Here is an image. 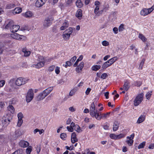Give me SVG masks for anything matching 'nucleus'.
I'll return each mask as SVG.
<instances>
[{
  "label": "nucleus",
  "instance_id": "1",
  "mask_svg": "<svg viewBox=\"0 0 154 154\" xmlns=\"http://www.w3.org/2000/svg\"><path fill=\"white\" fill-rule=\"evenodd\" d=\"M52 90V87H50L44 90L38 95L37 97V100L40 101L43 100L51 92Z\"/></svg>",
  "mask_w": 154,
  "mask_h": 154
},
{
  "label": "nucleus",
  "instance_id": "2",
  "mask_svg": "<svg viewBox=\"0 0 154 154\" xmlns=\"http://www.w3.org/2000/svg\"><path fill=\"white\" fill-rule=\"evenodd\" d=\"M28 81V80L22 77L17 78L15 82L16 85L17 86H20L26 84Z\"/></svg>",
  "mask_w": 154,
  "mask_h": 154
},
{
  "label": "nucleus",
  "instance_id": "3",
  "mask_svg": "<svg viewBox=\"0 0 154 154\" xmlns=\"http://www.w3.org/2000/svg\"><path fill=\"white\" fill-rule=\"evenodd\" d=\"M143 94L142 93L137 96L134 101V104L135 106H137L141 103L143 100Z\"/></svg>",
  "mask_w": 154,
  "mask_h": 154
},
{
  "label": "nucleus",
  "instance_id": "4",
  "mask_svg": "<svg viewBox=\"0 0 154 154\" xmlns=\"http://www.w3.org/2000/svg\"><path fill=\"white\" fill-rule=\"evenodd\" d=\"M34 94L33 91L32 89H29L26 96V101L27 103L30 102L33 99Z\"/></svg>",
  "mask_w": 154,
  "mask_h": 154
},
{
  "label": "nucleus",
  "instance_id": "5",
  "mask_svg": "<svg viewBox=\"0 0 154 154\" xmlns=\"http://www.w3.org/2000/svg\"><path fill=\"white\" fill-rule=\"evenodd\" d=\"M154 9V6H152L151 8L147 9L144 8L140 12L142 15L146 16L150 13Z\"/></svg>",
  "mask_w": 154,
  "mask_h": 154
},
{
  "label": "nucleus",
  "instance_id": "6",
  "mask_svg": "<svg viewBox=\"0 0 154 154\" xmlns=\"http://www.w3.org/2000/svg\"><path fill=\"white\" fill-rule=\"evenodd\" d=\"M11 37L13 38L19 40H23L26 39V37L24 35H20L17 33H14L11 35Z\"/></svg>",
  "mask_w": 154,
  "mask_h": 154
},
{
  "label": "nucleus",
  "instance_id": "7",
  "mask_svg": "<svg viewBox=\"0 0 154 154\" xmlns=\"http://www.w3.org/2000/svg\"><path fill=\"white\" fill-rule=\"evenodd\" d=\"M92 117H95L97 120H100L102 119V114L98 111L96 110L95 112L90 114Z\"/></svg>",
  "mask_w": 154,
  "mask_h": 154
},
{
  "label": "nucleus",
  "instance_id": "8",
  "mask_svg": "<svg viewBox=\"0 0 154 154\" xmlns=\"http://www.w3.org/2000/svg\"><path fill=\"white\" fill-rule=\"evenodd\" d=\"M124 135L122 134H120L119 135H116L113 134H111L109 135V137L115 140L121 139L124 137Z\"/></svg>",
  "mask_w": 154,
  "mask_h": 154
},
{
  "label": "nucleus",
  "instance_id": "9",
  "mask_svg": "<svg viewBox=\"0 0 154 154\" xmlns=\"http://www.w3.org/2000/svg\"><path fill=\"white\" fill-rule=\"evenodd\" d=\"M53 20V18L51 17H48L46 18L44 20L43 25L45 27H48L51 24L52 21Z\"/></svg>",
  "mask_w": 154,
  "mask_h": 154
},
{
  "label": "nucleus",
  "instance_id": "10",
  "mask_svg": "<svg viewBox=\"0 0 154 154\" xmlns=\"http://www.w3.org/2000/svg\"><path fill=\"white\" fill-rule=\"evenodd\" d=\"M17 117L18 118V121L17 125L18 127H20L23 123L22 118L23 117V115L22 113H19L17 115Z\"/></svg>",
  "mask_w": 154,
  "mask_h": 154
},
{
  "label": "nucleus",
  "instance_id": "11",
  "mask_svg": "<svg viewBox=\"0 0 154 154\" xmlns=\"http://www.w3.org/2000/svg\"><path fill=\"white\" fill-rule=\"evenodd\" d=\"M130 87V84L129 81L126 80L125 81L124 84L123 85V88L125 91H127Z\"/></svg>",
  "mask_w": 154,
  "mask_h": 154
},
{
  "label": "nucleus",
  "instance_id": "12",
  "mask_svg": "<svg viewBox=\"0 0 154 154\" xmlns=\"http://www.w3.org/2000/svg\"><path fill=\"white\" fill-rule=\"evenodd\" d=\"M46 2V0H37L35 3L36 7L39 8L42 7Z\"/></svg>",
  "mask_w": 154,
  "mask_h": 154
},
{
  "label": "nucleus",
  "instance_id": "13",
  "mask_svg": "<svg viewBox=\"0 0 154 154\" xmlns=\"http://www.w3.org/2000/svg\"><path fill=\"white\" fill-rule=\"evenodd\" d=\"M19 145L21 147H26L29 145V143L27 141L22 140L19 142Z\"/></svg>",
  "mask_w": 154,
  "mask_h": 154
},
{
  "label": "nucleus",
  "instance_id": "14",
  "mask_svg": "<svg viewBox=\"0 0 154 154\" xmlns=\"http://www.w3.org/2000/svg\"><path fill=\"white\" fill-rule=\"evenodd\" d=\"M20 26L18 25L13 24L12 27H10V31L13 32H17L20 29Z\"/></svg>",
  "mask_w": 154,
  "mask_h": 154
},
{
  "label": "nucleus",
  "instance_id": "15",
  "mask_svg": "<svg viewBox=\"0 0 154 154\" xmlns=\"http://www.w3.org/2000/svg\"><path fill=\"white\" fill-rule=\"evenodd\" d=\"M78 139L76 137V135L75 132H73L71 135V142L72 143H75L78 141Z\"/></svg>",
  "mask_w": 154,
  "mask_h": 154
},
{
  "label": "nucleus",
  "instance_id": "16",
  "mask_svg": "<svg viewBox=\"0 0 154 154\" xmlns=\"http://www.w3.org/2000/svg\"><path fill=\"white\" fill-rule=\"evenodd\" d=\"M95 102H93L90 105V114L94 112H95Z\"/></svg>",
  "mask_w": 154,
  "mask_h": 154
},
{
  "label": "nucleus",
  "instance_id": "17",
  "mask_svg": "<svg viewBox=\"0 0 154 154\" xmlns=\"http://www.w3.org/2000/svg\"><path fill=\"white\" fill-rule=\"evenodd\" d=\"M84 62H81L79 66L76 68V71L78 72L79 73L81 71L84 67Z\"/></svg>",
  "mask_w": 154,
  "mask_h": 154
},
{
  "label": "nucleus",
  "instance_id": "18",
  "mask_svg": "<svg viewBox=\"0 0 154 154\" xmlns=\"http://www.w3.org/2000/svg\"><path fill=\"white\" fill-rule=\"evenodd\" d=\"M69 26V23L68 21L65 20L62 26L60 27V29L61 30H64Z\"/></svg>",
  "mask_w": 154,
  "mask_h": 154
},
{
  "label": "nucleus",
  "instance_id": "19",
  "mask_svg": "<svg viewBox=\"0 0 154 154\" xmlns=\"http://www.w3.org/2000/svg\"><path fill=\"white\" fill-rule=\"evenodd\" d=\"M82 11L80 9H78L76 13V16L79 19H81L82 18Z\"/></svg>",
  "mask_w": 154,
  "mask_h": 154
},
{
  "label": "nucleus",
  "instance_id": "20",
  "mask_svg": "<svg viewBox=\"0 0 154 154\" xmlns=\"http://www.w3.org/2000/svg\"><path fill=\"white\" fill-rule=\"evenodd\" d=\"M119 123L117 121H115L113 125V130L114 131H116L119 127Z\"/></svg>",
  "mask_w": 154,
  "mask_h": 154
},
{
  "label": "nucleus",
  "instance_id": "21",
  "mask_svg": "<svg viewBox=\"0 0 154 154\" xmlns=\"http://www.w3.org/2000/svg\"><path fill=\"white\" fill-rule=\"evenodd\" d=\"M45 63L43 62H38L37 64L34 65L35 66V67L37 69H39L43 67L45 65Z\"/></svg>",
  "mask_w": 154,
  "mask_h": 154
},
{
  "label": "nucleus",
  "instance_id": "22",
  "mask_svg": "<svg viewBox=\"0 0 154 154\" xmlns=\"http://www.w3.org/2000/svg\"><path fill=\"white\" fill-rule=\"evenodd\" d=\"M22 11V9L21 8L17 7L15 8L13 11L14 14H19Z\"/></svg>",
  "mask_w": 154,
  "mask_h": 154
},
{
  "label": "nucleus",
  "instance_id": "23",
  "mask_svg": "<svg viewBox=\"0 0 154 154\" xmlns=\"http://www.w3.org/2000/svg\"><path fill=\"white\" fill-rule=\"evenodd\" d=\"M138 37L141 39L143 42H145L147 40V38L141 33L139 34Z\"/></svg>",
  "mask_w": 154,
  "mask_h": 154
},
{
  "label": "nucleus",
  "instance_id": "24",
  "mask_svg": "<svg viewBox=\"0 0 154 154\" xmlns=\"http://www.w3.org/2000/svg\"><path fill=\"white\" fill-rule=\"evenodd\" d=\"M145 118V117L144 115H141L138 118L137 122L139 124L141 123L144 120Z\"/></svg>",
  "mask_w": 154,
  "mask_h": 154
},
{
  "label": "nucleus",
  "instance_id": "25",
  "mask_svg": "<svg viewBox=\"0 0 154 154\" xmlns=\"http://www.w3.org/2000/svg\"><path fill=\"white\" fill-rule=\"evenodd\" d=\"M14 24V22L13 21H10L5 26V28L6 29H8L10 27H12Z\"/></svg>",
  "mask_w": 154,
  "mask_h": 154
},
{
  "label": "nucleus",
  "instance_id": "26",
  "mask_svg": "<svg viewBox=\"0 0 154 154\" xmlns=\"http://www.w3.org/2000/svg\"><path fill=\"white\" fill-rule=\"evenodd\" d=\"M76 5L79 8H81L83 6V4L81 0H77L76 2Z\"/></svg>",
  "mask_w": 154,
  "mask_h": 154
},
{
  "label": "nucleus",
  "instance_id": "27",
  "mask_svg": "<svg viewBox=\"0 0 154 154\" xmlns=\"http://www.w3.org/2000/svg\"><path fill=\"white\" fill-rule=\"evenodd\" d=\"M83 58V56L82 55H80V57H79V58L77 59L76 61L74 64L73 66L74 67H76L78 65L79 62V61H81L82 59Z\"/></svg>",
  "mask_w": 154,
  "mask_h": 154
},
{
  "label": "nucleus",
  "instance_id": "28",
  "mask_svg": "<svg viewBox=\"0 0 154 154\" xmlns=\"http://www.w3.org/2000/svg\"><path fill=\"white\" fill-rule=\"evenodd\" d=\"M73 128L78 133L81 132L82 131L80 127L78 125H75V127Z\"/></svg>",
  "mask_w": 154,
  "mask_h": 154
},
{
  "label": "nucleus",
  "instance_id": "29",
  "mask_svg": "<svg viewBox=\"0 0 154 154\" xmlns=\"http://www.w3.org/2000/svg\"><path fill=\"white\" fill-rule=\"evenodd\" d=\"M63 38L66 41L69 39L70 36V35L68 33H64L63 35Z\"/></svg>",
  "mask_w": 154,
  "mask_h": 154
},
{
  "label": "nucleus",
  "instance_id": "30",
  "mask_svg": "<svg viewBox=\"0 0 154 154\" xmlns=\"http://www.w3.org/2000/svg\"><path fill=\"white\" fill-rule=\"evenodd\" d=\"M8 110L12 113H14V107L11 105H9L8 107Z\"/></svg>",
  "mask_w": 154,
  "mask_h": 154
},
{
  "label": "nucleus",
  "instance_id": "31",
  "mask_svg": "<svg viewBox=\"0 0 154 154\" xmlns=\"http://www.w3.org/2000/svg\"><path fill=\"white\" fill-rule=\"evenodd\" d=\"M101 67V66L100 65H96L93 66L92 67V69L93 71H97Z\"/></svg>",
  "mask_w": 154,
  "mask_h": 154
},
{
  "label": "nucleus",
  "instance_id": "32",
  "mask_svg": "<svg viewBox=\"0 0 154 154\" xmlns=\"http://www.w3.org/2000/svg\"><path fill=\"white\" fill-rule=\"evenodd\" d=\"M32 13L30 11H27L25 13L24 16L26 18L30 17L32 16Z\"/></svg>",
  "mask_w": 154,
  "mask_h": 154
},
{
  "label": "nucleus",
  "instance_id": "33",
  "mask_svg": "<svg viewBox=\"0 0 154 154\" xmlns=\"http://www.w3.org/2000/svg\"><path fill=\"white\" fill-rule=\"evenodd\" d=\"M37 60L39 62L45 63V58L42 56H40L38 57Z\"/></svg>",
  "mask_w": 154,
  "mask_h": 154
},
{
  "label": "nucleus",
  "instance_id": "34",
  "mask_svg": "<svg viewBox=\"0 0 154 154\" xmlns=\"http://www.w3.org/2000/svg\"><path fill=\"white\" fill-rule=\"evenodd\" d=\"M73 31V29L72 28L69 27L68 29H66L64 32V33H66L69 34L70 35L72 33Z\"/></svg>",
  "mask_w": 154,
  "mask_h": 154
},
{
  "label": "nucleus",
  "instance_id": "35",
  "mask_svg": "<svg viewBox=\"0 0 154 154\" xmlns=\"http://www.w3.org/2000/svg\"><path fill=\"white\" fill-rule=\"evenodd\" d=\"M118 59L117 57H115L109 60L111 64H112Z\"/></svg>",
  "mask_w": 154,
  "mask_h": 154
},
{
  "label": "nucleus",
  "instance_id": "36",
  "mask_svg": "<svg viewBox=\"0 0 154 154\" xmlns=\"http://www.w3.org/2000/svg\"><path fill=\"white\" fill-rule=\"evenodd\" d=\"M110 112H107L106 113H103L102 114V119H106L109 116Z\"/></svg>",
  "mask_w": 154,
  "mask_h": 154
},
{
  "label": "nucleus",
  "instance_id": "37",
  "mask_svg": "<svg viewBox=\"0 0 154 154\" xmlns=\"http://www.w3.org/2000/svg\"><path fill=\"white\" fill-rule=\"evenodd\" d=\"M67 137V135L66 133H63L61 134L60 135V138L63 140H65Z\"/></svg>",
  "mask_w": 154,
  "mask_h": 154
},
{
  "label": "nucleus",
  "instance_id": "38",
  "mask_svg": "<svg viewBox=\"0 0 154 154\" xmlns=\"http://www.w3.org/2000/svg\"><path fill=\"white\" fill-rule=\"evenodd\" d=\"M2 121L3 123L4 122L5 124H6V125H7L9 124L11 120L10 119H3Z\"/></svg>",
  "mask_w": 154,
  "mask_h": 154
},
{
  "label": "nucleus",
  "instance_id": "39",
  "mask_svg": "<svg viewBox=\"0 0 154 154\" xmlns=\"http://www.w3.org/2000/svg\"><path fill=\"white\" fill-rule=\"evenodd\" d=\"M145 61V59H143L140 64V65H139V69H140L141 70H142V69L143 66V64L144 63Z\"/></svg>",
  "mask_w": 154,
  "mask_h": 154
},
{
  "label": "nucleus",
  "instance_id": "40",
  "mask_svg": "<svg viewBox=\"0 0 154 154\" xmlns=\"http://www.w3.org/2000/svg\"><path fill=\"white\" fill-rule=\"evenodd\" d=\"M32 147L31 146H29L26 149V153L27 154H30L32 151Z\"/></svg>",
  "mask_w": 154,
  "mask_h": 154
},
{
  "label": "nucleus",
  "instance_id": "41",
  "mask_svg": "<svg viewBox=\"0 0 154 154\" xmlns=\"http://www.w3.org/2000/svg\"><path fill=\"white\" fill-rule=\"evenodd\" d=\"M23 150L21 149H18L13 152L12 154H22Z\"/></svg>",
  "mask_w": 154,
  "mask_h": 154
},
{
  "label": "nucleus",
  "instance_id": "42",
  "mask_svg": "<svg viewBox=\"0 0 154 154\" xmlns=\"http://www.w3.org/2000/svg\"><path fill=\"white\" fill-rule=\"evenodd\" d=\"M146 142L145 141L143 142L142 143H140L138 146V148L139 149L143 148L145 145Z\"/></svg>",
  "mask_w": 154,
  "mask_h": 154
},
{
  "label": "nucleus",
  "instance_id": "43",
  "mask_svg": "<svg viewBox=\"0 0 154 154\" xmlns=\"http://www.w3.org/2000/svg\"><path fill=\"white\" fill-rule=\"evenodd\" d=\"M109 66V64H108V63H106L105 62L102 65V68L103 69H106Z\"/></svg>",
  "mask_w": 154,
  "mask_h": 154
},
{
  "label": "nucleus",
  "instance_id": "44",
  "mask_svg": "<svg viewBox=\"0 0 154 154\" xmlns=\"http://www.w3.org/2000/svg\"><path fill=\"white\" fill-rule=\"evenodd\" d=\"M152 92L151 91H150V92H148L146 94V98L147 99L149 100L150 99V97H151V95H152V94H151Z\"/></svg>",
  "mask_w": 154,
  "mask_h": 154
},
{
  "label": "nucleus",
  "instance_id": "45",
  "mask_svg": "<svg viewBox=\"0 0 154 154\" xmlns=\"http://www.w3.org/2000/svg\"><path fill=\"white\" fill-rule=\"evenodd\" d=\"M72 2V0H68L66 2V6L71 5Z\"/></svg>",
  "mask_w": 154,
  "mask_h": 154
},
{
  "label": "nucleus",
  "instance_id": "46",
  "mask_svg": "<svg viewBox=\"0 0 154 154\" xmlns=\"http://www.w3.org/2000/svg\"><path fill=\"white\" fill-rule=\"evenodd\" d=\"M119 32L123 31L124 29V25L123 24H121L119 26Z\"/></svg>",
  "mask_w": 154,
  "mask_h": 154
},
{
  "label": "nucleus",
  "instance_id": "47",
  "mask_svg": "<svg viewBox=\"0 0 154 154\" xmlns=\"http://www.w3.org/2000/svg\"><path fill=\"white\" fill-rule=\"evenodd\" d=\"M55 67V66L54 65L51 66L49 67L48 70L50 72H52L54 70Z\"/></svg>",
  "mask_w": 154,
  "mask_h": 154
},
{
  "label": "nucleus",
  "instance_id": "48",
  "mask_svg": "<svg viewBox=\"0 0 154 154\" xmlns=\"http://www.w3.org/2000/svg\"><path fill=\"white\" fill-rule=\"evenodd\" d=\"M66 64L65 66L66 68H67L68 67V66H71L72 64V63L70 60V61H67L66 62Z\"/></svg>",
  "mask_w": 154,
  "mask_h": 154
},
{
  "label": "nucleus",
  "instance_id": "49",
  "mask_svg": "<svg viewBox=\"0 0 154 154\" xmlns=\"http://www.w3.org/2000/svg\"><path fill=\"white\" fill-rule=\"evenodd\" d=\"M133 142L134 140H127L126 141V142L130 146L132 145L133 143Z\"/></svg>",
  "mask_w": 154,
  "mask_h": 154
},
{
  "label": "nucleus",
  "instance_id": "50",
  "mask_svg": "<svg viewBox=\"0 0 154 154\" xmlns=\"http://www.w3.org/2000/svg\"><path fill=\"white\" fill-rule=\"evenodd\" d=\"M102 43V45L104 46H106L109 45V42L106 41H103Z\"/></svg>",
  "mask_w": 154,
  "mask_h": 154
},
{
  "label": "nucleus",
  "instance_id": "51",
  "mask_svg": "<svg viewBox=\"0 0 154 154\" xmlns=\"http://www.w3.org/2000/svg\"><path fill=\"white\" fill-rule=\"evenodd\" d=\"M76 91L75 89H73L71 90L69 93V95L71 96L74 94Z\"/></svg>",
  "mask_w": 154,
  "mask_h": 154
},
{
  "label": "nucleus",
  "instance_id": "52",
  "mask_svg": "<svg viewBox=\"0 0 154 154\" xmlns=\"http://www.w3.org/2000/svg\"><path fill=\"white\" fill-rule=\"evenodd\" d=\"M107 76L108 75L106 73H104L101 75L100 78L103 79H105Z\"/></svg>",
  "mask_w": 154,
  "mask_h": 154
},
{
  "label": "nucleus",
  "instance_id": "53",
  "mask_svg": "<svg viewBox=\"0 0 154 154\" xmlns=\"http://www.w3.org/2000/svg\"><path fill=\"white\" fill-rule=\"evenodd\" d=\"M60 67L58 66H57L56 67L55 69V72L56 74H58L60 72Z\"/></svg>",
  "mask_w": 154,
  "mask_h": 154
},
{
  "label": "nucleus",
  "instance_id": "54",
  "mask_svg": "<svg viewBox=\"0 0 154 154\" xmlns=\"http://www.w3.org/2000/svg\"><path fill=\"white\" fill-rule=\"evenodd\" d=\"M141 85V82L140 81H137L135 83V86L137 87H140Z\"/></svg>",
  "mask_w": 154,
  "mask_h": 154
},
{
  "label": "nucleus",
  "instance_id": "55",
  "mask_svg": "<svg viewBox=\"0 0 154 154\" xmlns=\"http://www.w3.org/2000/svg\"><path fill=\"white\" fill-rule=\"evenodd\" d=\"M15 134L17 137L20 136L21 134V131L17 130L15 131Z\"/></svg>",
  "mask_w": 154,
  "mask_h": 154
},
{
  "label": "nucleus",
  "instance_id": "56",
  "mask_svg": "<svg viewBox=\"0 0 154 154\" xmlns=\"http://www.w3.org/2000/svg\"><path fill=\"white\" fill-rule=\"evenodd\" d=\"M66 128L68 130V131L69 132H72L73 131V128L71 126L69 127V126H67Z\"/></svg>",
  "mask_w": 154,
  "mask_h": 154
},
{
  "label": "nucleus",
  "instance_id": "57",
  "mask_svg": "<svg viewBox=\"0 0 154 154\" xmlns=\"http://www.w3.org/2000/svg\"><path fill=\"white\" fill-rule=\"evenodd\" d=\"M76 59V56H74L70 60V61L73 63V62Z\"/></svg>",
  "mask_w": 154,
  "mask_h": 154
},
{
  "label": "nucleus",
  "instance_id": "58",
  "mask_svg": "<svg viewBox=\"0 0 154 154\" xmlns=\"http://www.w3.org/2000/svg\"><path fill=\"white\" fill-rule=\"evenodd\" d=\"M31 52L29 51H27L25 53H24V55L25 57H28L29 56Z\"/></svg>",
  "mask_w": 154,
  "mask_h": 154
},
{
  "label": "nucleus",
  "instance_id": "59",
  "mask_svg": "<svg viewBox=\"0 0 154 154\" xmlns=\"http://www.w3.org/2000/svg\"><path fill=\"white\" fill-rule=\"evenodd\" d=\"M99 9V6H96L94 10V13L96 14H98L97 12L99 11L98 10Z\"/></svg>",
  "mask_w": 154,
  "mask_h": 154
},
{
  "label": "nucleus",
  "instance_id": "60",
  "mask_svg": "<svg viewBox=\"0 0 154 154\" xmlns=\"http://www.w3.org/2000/svg\"><path fill=\"white\" fill-rule=\"evenodd\" d=\"M5 81L2 80L0 81V87H2L5 85Z\"/></svg>",
  "mask_w": 154,
  "mask_h": 154
},
{
  "label": "nucleus",
  "instance_id": "61",
  "mask_svg": "<svg viewBox=\"0 0 154 154\" xmlns=\"http://www.w3.org/2000/svg\"><path fill=\"white\" fill-rule=\"evenodd\" d=\"M113 31L116 34L118 33V29L116 27H115L113 28Z\"/></svg>",
  "mask_w": 154,
  "mask_h": 154
},
{
  "label": "nucleus",
  "instance_id": "62",
  "mask_svg": "<svg viewBox=\"0 0 154 154\" xmlns=\"http://www.w3.org/2000/svg\"><path fill=\"white\" fill-rule=\"evenodd\" d=\"M91 90V88H87L86 91H85V94L86 95H88L90 91Z\"/></svg>",
  "mask_w": 154,
  "mask_h": 154
},
{
  "label": "nucleus",
  "instance_id": "63",
  "mask_svg": "<svg viewBox=\"0 0 154 154\" xmlns=\"http://www.w3.org/2000/svg\"><path fill=\"white\" fill-rule=\"evenodd\" d=\"M15 5L14 4H11L8 5V7L9 8L11 9L14 8Z\"/></svg>",
  "mask_w": 154,
  "mask_h": 154
},
{
  "label": "nucleus",
  "instance_id": "64",
  "mask_svg": "<svg viewBox=\"0 0 154 154\" xmlns=\"http://www.w3.org/2000/svg\"><path fill=\"white\" fill-rule=\"evenodd\" d=\"M148 148L149 149H152L154 148V144H151L150 145Z\"/></svg>",
  "mask_w": 154,
  "mask_h": 154
}]
</instances>
